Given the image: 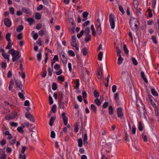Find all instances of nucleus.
Wrapping results in <instances>:
<instances>
[{"label": "nucleus", "mask_w": 159, "mask_h": 159, "mask_svg": "<svg viewBox=\"0 0 159 159\" xmlns=\"http://www.w3.org/2000/svg\"><path fill=\"white\" fill-rule=\"evenodd\" d=\"M6 66H7V64H6V62H2L1 64V67H2V68H3V69H5V68H6Z\"/></svg>", "instance_id": "774afa93"}, {"label": "nucleus", "mask_w": 159, "mask_h": 159, "mask_svg": "<svg viewBox=\"0 0 159 159\" xmlns=\"http://www.w3.org/2000/svg\"><path fill=\"white\" fill-rule=\"evenodd\" d=\"M78 145L79 147H81L83 145V140L81 139H80L78 140Z\"/></svg>", "instance_id": "cd10ccee"}, {"label": "nucleus", "mask_w": 159, "mask_h": 159, "mask_svg": "<svg viewBox=\"0 0 159 159\" xmlns=\"http://www.w3.org/2000/svg\"><path fill=\"white\" fill-rule=\"evenodd\" d=\"M131 61L134 65L136 66L138 65L137 61L134 57H132Z\"/></svg>", "instance_id": "412c9836"}, {"label": "nucleus", "mask_w": 159, "mask_h": 159, "mask_svg": "<svg viewBox=\"0 0 159 159\" xmlns=\"http://www.w3.org/2000/svg\"><path fill=\"white\" fill-rule=\"evenodd\" d=\"M83 53L84 56L86 55L87 53V48H85L83 49Z\"/></svg>", "instance_id": "0e129e2a"}, {"label": "nucleus", "mask_w": 159, "mask_h": 159, "mask_svg": "<svg viewBox=\"0 0 159 159\" xmlns=\"http://www.w3.org/2000/svg\"><path fill=\"white\" fill-rule=\"evenodd\" d=\"M123 49L126 54H128L129 53V50H128L126 45L124 44L123 46Z\"/></svg>", "instance_id": "a18cd8bd"}, {"label": "nucleus", "mask_w": 159, "mask_h": 159, "mask_svg": "<svg viewBox=\"0 0 159 159\" xmlns=\"http://www.w3.org/2000/svg\"><path fill=\"white\" fill-rule=\"evenodd\" d=\"M116 111L117 116L118 118H121L123 116V109L121 107H118L117 108Z\"/></svg>", "instance_id": "20e7f679"}, {"label": "nucleus", "mask_w": 159, "mask_h": 159, "mask_svg": "<svg viewBox=\"0 0 159 159\" xmlns=\"http://www.w3.org/2000/svg\"><path fill=\"white\" fill-rule=\"evenodd\" d=\"M51 137L52 138H54L55 137V133L54 131H52L51 133Z\"/></svg>", "instance_id": "13d9d810"}, {"label": "nucleus", "mask_w": 159, "mask_h": 159, "mask_svg": "<svg viewBox=\"0 0 159 159\" xmlns=\"http://www.w3.org/2000/svg\"><path fill=\"white\" fill-rule=\"evenodd\" d=\"M43 8V5L42 4L39 5L37 8L36 10L37 11H39L42 10Z\"/></svg>", "instance_id": "052dcab7"}, {"label": "nucleus", "mask_w": 159, "mask_h": 159, "mask_svg": "<svg viewBox=\"0 0 159 159\" xmlns=\"http://www.w3.org/2000/svg\"><path fill=\"white\" fill-rule=\"evenodd\" d=\"M6 143V142L5 140L3 139L0 141V144L1 146H3Z\"/></svg>", "instance_id": "bf43d9fd"}, {"label": "nucleus", "mask_w": 159, "mask_h": 159, "mask_svg": "<svg viewBox=\"0 0 159 159\" xmlns=\"http://www.w3.org/2000/svg\"><path fill=\"white\" fill-rule=\"evenodd\" d=\"M133 5L134 8L136 9L138 11L140 12L141 9L140 8L138 7L139 5V2L137 0H133Z\"/></svg>", "instance_id": "423d86ee"}, {"label": "nucleus", "mask_w": 159, "mask_h": 159, "mask_svg": "<svg viewBox=\"0 0 159 159\" xmlns=\"http://www.w3.org/2000/svg\"><path fill=\"white\" fill-rule=\"evenodd\" d=\"M89 15V13L87 11L83 12L82 14L84 18H85L87 17Z\"/></svg>", "instance_id": "864d4df0"}, {"label": "nucleus", "mask_w": 159, "mask_h": 159, "mask_svg": "<svg viewBox=\"0 0 159 159\" xmlns=\"http://www.w3.org/2000/svg\"><path fill=\"white\" fill-rule=\"evenodd\" d=\"M68 53L69 55L72 57H74L75 56V54L74 51L71 50L68 51Z\"/></svg>", "instance_id": "473e14b6"}, {"label": "nucleus", "mask_w": 159, "mask_h": 159, "mask_svg": "<svg viewBox=\"0 0 159 159\" xmlns=\"http://www.w3.org/2000/svg\"><path fill=\"white\" fill-rule=\"evenodd\" d=\"M57 88V84L56 83L54 82L52 84V89L54 91L56 90Z\"/></svg>", "instance_id": "c756f323"}, {"label": "nucleus", "mask_w": 159, "mask_h": 159, "mask_svg": "<svg viewBox=\"0 0 159 159\" xmlns=\"http://www.w3.org/2000/svg\"><path fill=\"white\" fill-rule=\"evenodd\" d=\"M96 28L97 30V33L98 35L100 36L102 33V29L100 20L98 18L97 20L96 23Z\"/></svg>", "instance_id": "f03ea898"}, {"label": "nucleus", "mask_w": 159, "mask_h": 159, "mask_svg": "<svg viewBox=\"0 0 159 159\" xmlns=\"http://www.w3.org/2000/svg\"><path fill=\"white\" fill-rule=\"evenodd\" d=\"M49 103L50 105H52L53 103V101L52 97H51V94H49Z\"/></svg>", "instance_id": "e433bc0d"}, {"label": "nucleus", "mask_w": 159, "mask_h": 159, "mask_svg": "<svg viewBox=\"0 0 159 159\" xmlns=\"http://www.w3.org/2000/svg\"><path fill=\"white\" fill-rule=\"evenodd\" d=\"M88 140V137L87 134H84L83 137L84 145L86 146L87 145L88 142L87 141Z\"/></svg>", "instance_id": "9b49d317"}, {"label": "nucleus", "mask_w": 159, "mask_h": 159, "mask_svg": "<svg viewBox=\"0 0 159 159\" xmlns=\"http://www.w3.org/2000/svg\"><path fill=\"white\" fill-rule=\"evenodd\" d=\"M16 86L19 89H21L22 88V84L19 81H17L16 82Z\"/></svg>", "instance_id": "c85d7f7f"}, {"label": "nucleus", "mask_w": 159, "mask_h": 159, "mask_svg": "<svg viewBox=\"0 0 159 159\" xmlns=\"http://www.w3.org/2000/svg\"><path fill=\"white\" fill-rule=\"evenodd\" d=\"M116 86L115 85H113L112 88V92L113 93H115L116 91Z\"/></svg>", "instance_id": "6e6d98bb"}, {"label": "nucleus", "mask_w": 159, "mask_h": 159, "mask_svg": "<svg viewBox=\"0 0 159 159\" xmlns=\"http://www.w3.org/2000/svg\"><path fill=\"white\" fill-rule=\"evenodd\" d=\"M11 115L12 117L11 118L13 119L17 116V114L16 113L14 112L11 113Z\"/></svg>", "instance_id": "69168bd1"}, {"label": "nucleus", "mask_w": 159, "mask_h": 159, "mask_svg": "<svg viewBox=\"0 0 159 159\" xmlns=\"http://www.w3.org/2000/svg\"><path fill=\"white\" fill-rule=\"evenodd\" d=\"M22 11L25 13H29V9L27 8H25V7H23L22 8Z\"/></svg>", "instance_id": "58836bf2"}, {"label": "nucleus", "mask_w": 159, "mask_h": 159, "mask_svg": "<svg viewBox=\"0 0 159 159\" xmlns=\"http://www.w3.org/2000/svg\"><path fill=\"white\" fill-rule=\"evenodd\" d=\"M151 91L152 94L153 96H158V93L157 91L155 90V89L153 88L151 89Z\"/></svg>", "instance_id": "dca6fc26"}, {"label": "nucleus", "mask_w": 159, "mask_h": 159, "mask_svg": "<svg viewBox=\"0 0 159 159\" xmlns=\"http://www.w3.org/2000/svg\"><path fill=\"white\" fill-rule=\"evenodd\" d=\"M60 67V65H59L58 64H56L54 65V68L56 70H58L59 69Z\"/></svg>", "instance_id": "09e8293b"}, {"label": "nucleus", "mask_w": 159, "mask_h": 159, "mask_svg": "<svg viewBox=\"0 0 159 159\" xmlns=\"http://www.w3.org/2000/svg\"><path fill=\"white\" fill-rule=\"evenodd\" d=\"M48 75L50 76H51L52 75V70L50 67L48 68Z\"/></svg>", "instance_id": "4d7b16f0"}, {"label": "nucleus", "mask_w": 159, "mask_h": 159, "mask_svg": "<svg viewBox=\"0 0 159 159\" xmlns=\"http://www.w3.org/2000/svg\"><path fill=\"white\" fill-rule=\"evenodd\" d=\"M71 45L72 47H74L76 49L77 51L79 50V47L78 45V43L76 41V40H72L71 42Z\"/></svg>", "instance_id": "0eeeda50"}, {"label": "nucleus", "mask_w": 159, "mask_h": 159, "mask_svg": "<svg viewBox=\"0 0 159 159\" xmlns=\"http://www.w3.org/2000/svg\"><path fill=\"white\" fill-rule=\"evenodd\" d=\"M37 59L39 61H40L42 59V55L41 53L38 54L37 55Z\"/></svg>", "instance_id": "49530a36"}, {"label": "nucleus", "mask_w": 159, "mask_h": 159, "mask_svg": "<svg viewBox=\"0 0 159 159\" xmlns=\"http://www.w3.org/2000/svg\"><path fill=\"white\" fill-rule=\"evenodd\" d=\"M123 58L121 56L119 57L118 59V64L119 65H121L123 62Z\"/></svg>", "instance_id": "a211bd4d"}, {"label": "nucleus", "mask_w": 159, "mask_h": 159, "mask_svg": "<svg viewBox=\"0 0 159 159\" xmlns=\"http://www.w3.org/2000/svg\"><path fill=\"white\" fill-rule=\"evenodd\" d=\"M10 125L12 126L16 127L17 126V123H15L14 122H11L10 123Z\"/></svg>", "instance_id": "680f3d73"}, {"label": "nucleus", "mask_w": 159, "mask_h": 159, "mask_svg": "<svg viewBox=\"0 0 159 159\" xmlns=\"http://www.w3.org/2000/svg\"><path fill=\"white\" fill-rule=\"evenodd\" d=\"M8 41V44L6 47V49H10L13 44V43L11 42V40H7Z\"/></svg>", "instance_id": "2eb2a0df"}, {"label": "nucleus", "mask_w": 159, "mask_h": 159, "mask_svg": "<svg viewBox=\"0 0 159 159\" xmlns=\"http://www.w3.org/2000/svg\"><path fill=\"white\" fill-rule=\"evenodd\" d=\"M35 17L36 19L39 20L41 18V15L39 12H36L35 14Z\"/></svg>", "instance_id": "5701e85b"}, {"label": "nucleus", "mask_w": 159, "mask_h": 159, "mask_svg": "<svg viewBox=\"0 0 159 159\" xmlns=\"http://www.w3.org/2000/svg\"><path fill=\"white\" fill-rule=\"evenodd\" d=\"M116 52H117V55L118 57L121 56L120 54L121 53V50L119 49V48L116 47Z\"/></svg>", "instance_id": "6ab92c4d"}, {"label": "nucleus", "mask_w": 159, "mask_h": 159, "mask_svg": "<svg viewBox=\"0 0 159 159\" xmlns=\"http://www.w3.org/2000/svg\"><path fill=\"white\" fill-rule=\"evenodd\" d=\"M90 32V29L89 28L86 27L85 30V34H89Z\"/></svg>", "instance_id": "79ce46f5"}, {"label": "nucleus", "mask_w": 159, "mask_h": 159, "mask_svg": "<svg viewBox=\"0 0 159 159\" xmlns=\"http://www.w3.org/2000/svg\"><path fill=\"white\" fill-rule=\"evenodd\" d=\"M2 55L3 57L4 58L8 60V61H9V56L6 55L4 52H3L2 54Z\"/></svg>", "instance_id": "7c9ffc66"}, {"label": "nucleus", "mask_w": 159, "mask_h": 159, "mask_svg": "<svg viewBox=\"0 0 159 159\" xmlns=\"http://www.w3.org/2000/svg\"><path fill=\"white\" fill-rule=\"evenodd\" d=\"M23 29V26L22 25H19L17 28L16 30L17 32H20Z\"/></svg>", "instance_id": "2f4dec72"}, {"label": "nucleus", "mask_w": 159, "mask_h": 159, "mask_svg": "<svg viewBox=\"0 0 159 159\" xmlns=\"http://www.w3.org/2000/svg\"><path fill=\"white\" fill-rule=\"evenodd\" d=\"M8 53L11 54L12 58V61L15 62L20 57V55H19V53L18 51L14 50V49H10L8 51Z\"/></svg>", "instance_id": "f257e3e1"}, {"label": "nucleus", "mask_w": 159, "mask_h": 159, "mask_svg": "<svg viewBox=\"0 0 159 159\" xmlns=\"http://www.w3.org/2000/svg\"><path fill=\"white\" fill-rule=\"evenodd\" d=\"M98 75L99 76H100L101 77L99 78V79H102V77H101V76H102V69L101 68H99L98 70Z\"/></svg>", "instance_id": "a878e982"}, {"label": "nucleus", "mask_w": 159, "mask_h": 159, "mask_svg": "<svg viewBox=\"0 0 159 159\" xmlns=\"http://www.w3.org/2000/svg\"><path fill=\"white\" fill-rule=\"evenodd\" d=\"M138 128L139 130L140 131H142L143 130V127L142 125V122L141 121H139V125H138Z\"/></svg>", "instance_id": "393cba45"}, {"label": "nucleus", "mask_w": 159, "mask_h": 159, "mask_svg": "<svg viewBox=\"0 0 159 159\" xmlns=\"http://www.w3.org/2000/svg\"><path fill=\"white\" fill-rule=\"evenodd\" d=\"M31 34H32V36L33 39L34 40L37 39L38 37V35L37 34L34 33V31L32 32Z\"/></svg>", "instance_id": "4be33fe9"}, {"label": "nucleus", "mask_w": 159, "mask_h": 159, "mask_svg": "<svg viewBox=\"0 0 159 159\" xmlns=\"http://www.w3.org/2000/svg\"><path fill=\"white\" fill-rule=\"evenodd\" d=\"M25 117L28 119H29L30 120L34 122V118L33 116L30 113H26L25 114Z\"/></svg>", "instance_id": "1a4fd4ad"}, {"label": "nucleus", "mask_w": 159, "mask_h": 159, "mask_svg": "<svg viewBox=\"0 0 159 159\" xmlns=\"http://www.w3.org/2000/svg\"><path fill=\"white\" fill-rule=\"evenodd\" d=\"M4 24L8 27H10L11 24V20L8 18H5L4 19Z\"/></svg>", "instance_id": "6e6552de"}, {"label": "nucleus", "mask_w": 159, "mask_h": 159, "mask_svg": "<svg viewBox=\"0 0 159 159\" xmlns=\"http://www.w3.org/2000/svg\"><path fill=\"white\" fill-rule=\"evenodd\" d=\"M114 99L117 102L118 100V93H115L114 94Z\"/></svg>", "instance_id": "a19ab883"}, {"label": "nucleus", "mask_w": 159, "mask_h": 159, "mask_svg": "<svg viewBox=\"0 0 159 159\" xmlns=\"http://www.w3.org/2000/svg\"><path fill=\"white\" fill-rule=\"evenodd\" d=\"M55 118L54 116H52L50 118V121L49 123V125L50 126H52L53 125V124L55 120Z\"/></svg>", "instance_id": "f3484780"}, {"label": "nucleus", "mask_w": 159, "mask_h": 159, "mask_svg": "<svg viewBox=\"0 0 159 159\" xmlns=\"http://www.w3.org/2000/svg\"><path fill=\"white\" fill-rule=\"evenodd\" d=\"M108 105V103L107 102H105L102 105V107L104 108H106L107 107Z\"/></svg>", "instance_id": "e2e57ef3"}, {"label": "nucleus", "mask_w": 159, "mask_h": 159, "mask_svg": "<svg viewBox=\"0 0 159 159\" xmlns=\"http://www.w3.org/2000/svg\"><path fill=\"white\" fill-rule=\"evenodd\" d=\"M135 33H137L138 30V27L137 25L136 26H133V27H131Z\"/></svg>", "instance_id": "aec40b11"}, {"label": "nucleus", "mask_w": 159, "mask_h": 159, "mask_svg": "<svg viewBox=\"0 0 159 159\" xmlns=\"http://www.w3.org/2000/svg\"><path fill=\"white\" fill-rule=\"evenodd\" d=\"M58 80H59L61 82H63L64 81V78L63 77L61 76H59L58 77Z\"/></svg>", "instance_id": "338daca9"}, {"label": "nucleus", "mask_w": 159, "mask_h": 159, "mask_svg": "<svg viewBox=\"0 0 159 159\" xmlns=\"http://www.w3.org/2000/svg\"><path fill=\"white\" fill-rule=\"evenodd\" d=\"M91 109L94 112H96V111L97 110V108L93 104H92L91 105Z\"/></svg>", "instance_id": "bb28decb"}, {"label": "nucleus", "mask_w": 159, "mask_h": 159, "mask_svg": "<svg viewBox=\"0 0 159 159\" xmlns=\"http://www.w3.org/2000/svg\"><path fill=\"white\" fill-rule=\"evenodd\" d=\"M65 52H62L60 53L61 58L63 63H66L67 62V59Z\"/></svg>", "instance_id": "39448f33"}, {"label": "nucleus", "mask_w": 159, "mask_h": 159, "mask_svg": "<svg viewBox=\"0 0 159 159\" xmlns=\"http://www.w3.org/2000/svg\"><path fill=\"white\" fill-rule=\"evenodd\" d=\"M141 75L142 78L143 80L145 82L147 83L148 82V80L143 71H142L141 72Z\"/></svg>", "instance_id": "f8f14e48"}, {"label": "nucleus", "mask_w": 159, "mask_h": 159, "mask_svg": "<svg viewBox=\"0 0 159 159\" xmlns=\"http://www.w3.org/2000/svg\"><path fill=\"white\" fill-rule=\"evenodd\" d=\"M84 31L82 30L80 32V33L78 34L77 37L78 39H80L84 34Z\"/></svg>", "instance_id": "72a5a7b5"}, {"label": "nucleus", "mask_w": 159, "mask_h": 159, "mask_svg": "<svg viewBox=\"0 0 159 159\" xmlns=\"http://www.w3.org/2000/svg\"><path fill=\"white\" fill-rule=\"evenodd\" d=\"M23 128L24 127H19L17 128V130L19 132L23 133L24 132V131L23 130Z\"/></svg>", "instance_id": "f704fd0d"}, {"label": "nucleus", "mask_w": 159, "mask_h": 159, "mask_svg": "<svg viewBox=\"0 0 159 159\" xmlns=\"http://www.w3.org/2000/svg\"><path fill=\"white\" fill-rule=\"evenodd\" d=\"M9 11L11 14L13 15L14 14V10L13 7H10Z\"/></svg>", "instance_id": "5fc2aeb1"}, {"label": "nucleus", "mask_w": 159, "mask_h": 159, "mask_svg": "<svg viewBox=\"0 0 159 159\" xmlns=\"http://www.w3.org/2000/svg\"><path fill=\"white\" fill-rule=\"evenodd\" d=\"M119 8L120 11L122 13V14H124L125 13V11L123 9V7L120 5H119Z\"/></svg>", "instance_id": "3c124183"}, {"label": "nucleus", "mask_w": 159, "mask_h": 159, "mask_svg": "<svg viewBox=\"0 0 159 159\" xmlns=\"http://www.w3.org/2000/svg\"><path fill=\"white\" fill-rule=\"evenodd\" d=\"M18 96L19 98L22 99H24V96L23 93H22L19 92L18 93Z\"/></svg>", "instance_id": "de8ad7c7"}, {"label": "nucleus", "mask_w": 159, "mask_h": 159, "mask_svg": "<svg viewBox=\"0 0 159 159\" xmlns=\"http://www.w3.org/2000/svg\"><path fill=\"white\" fill-rule=\"evenodd\" d=\"M94 94L95 98H98L99 96V93L96 90H95L94 92Z\"/></svg>", "instance_id": "c03bdc74"}, {"label": "nucleus", "mask_w": 159, "mask_h": 159, "mask_svg": "<svg viewBox=\"0 0 159 159\" xmlns=\"http://www.w3.org/2000/svg\"><path fill=\"white\" fill-rule=\"evenodd\" d=\"M103 53L102 52H100L98 54V59L100 61H101L102 59Z\"/></svg>", "instance_id": "c9c22d12"}, {"label": "nucleus", "mask_w": 159, "mask_h": 159, "mask_svg": "<svg viewBox=\"0 0 159 159\" xmlns=\"http://www.w3.org/2000/svg\"><path fill=\"white\" fill-rule=\"evenodd\" d=\"M6 155L4 152L2 153L0 157V159H6Z\"/></svg>", "instance_id": "37998d69"}, {"label": "nucleus", "mask_w": 159, "mask_h": 159, "mask_svg": "<svg viewBox=\"0 0 159 159\" xmlns=\"http://www.w3.org/2000/svg\"><path fill=\"white\" fill-rule=\"evenodd\" d=\"M109 114L110 115H112L114 113L113 109L111 106H110L108 107Z\"/></svg>", "instance_id": "4468645a"}, {"label": "nucleus", "mask_w": 159, "mask_h": 159, "mask_svg": "<svg viewBox=\"0 0 159 159\" xmlns=\"http://www.w3.org/2000/svg\"><path fill=\"white\" fill-rule=\"evenodd\" d=\"M115 17L111 13L109 15V21L111 27L112 29H114L115 27Z\"/></svg>", "instance_id": "7ed1b4c3"}, {"label": "nucleus", "mask_w": 159, "mask_h": 159, "mask_svg": "<svg viewBox=\"0 0 159 159\" xmlns=\"http://www.w3.org/2000/svg\"><path fill=\"white\" fill-rule=\"evenodd\" d=\"M137 21V20L136 19L134 18L131 19L130 20L129 25L130 27H133V26H136L137 24L136 22Z\"/></svg>", "instance_id": "9d476101"}, {"label": "nucleus", "mask_w": 159, "mask_h": 159, "mask_svg": "<svg viewBox=\"0 0 159 159\" xmlns=\"http://www.w3.org/2000/svg\"><path fill=\"white\" fill-rule=\"evenodd\" d=\"M51 111L54 113H55L57 111V106L56 104H54L51 108Z\"/></svg>", "instance_id": "b1692460"}, {"label": "nucleus", "mask_w": 159, "mask_h": 159, "mask_svg": "<svg viewBox=\"0 0 159 159\" xmlns=\"http://www.w3.org/2000/svg\"><path fill=\"white\" fill-rule=\"evenodd\" d=\"M11 34L10 33H7L6 35V40H11Z\"/></svg>", "instance_id": "603ef678"}, {"label": "nucleus", "mask_w": 159, "mask_h": 159, "mask_svg": "<svg viewBox=\"0 0 159 159\" xmlns=\"http://www.w3.org/2000/svg\"><path fill=\"white\" fill-rule=\"evenodd\" d=\"M136 131V128L134 125H133L132 126V133L133 134H135Z\"/></svg>", "instance_id": "4c0bfd02"}, {"label": "nucleus", "mask_w": 159, "mask_h": 159, "mask_svg": "<svg viewBox=\"0 0 159 159\" xmlns=\"http://www.w3.org/2000/svg\"><path fill=\"white\" fill-rule=\"evenodd\" d=\"M64 103L63 102H59V107L61 109H63L64 107Z\"/></svg>", "instance_id": "ea45409f"}, {"label": "nucleus", "mask_w": 159, "mask_h": 159, "mask_svg": "<svg viewBox=\"0 0 159 159\" xmlns=\"http://www.w3.org/2000/svg\"><path fill=\"white\" fill-rule=\"evenodd\" d=\"M26 20L29 23L30 25H31L34 21V19L31 17L28 18Z\"/></svg>", "instance_id": "ddd939ff"}, {"label": "nucleus", "mask_w": 159, "mask_h": 159, "mask_svg": "<svg viewBox=\"0 0 159 159\" xmlns=\"http://www.w3.org/2000/svg\"><path fill=\"white\" fill-rule=\"evenodd\" d=\"M95 103L96 104L99 106L101 104V102L99 99L98 98H96L95 100Z\"/></svg>", "instance_id": "8fccbe9b"}]
</instances>
